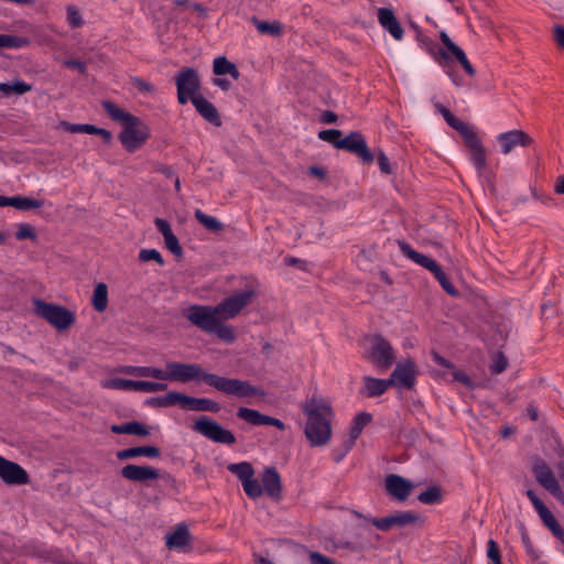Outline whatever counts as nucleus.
<instances>
[{
    "mask_svg": "<svg viewBox=\"0 0 564 564\" xmlns=\"http://www.w3.org/2000/svg\"><path fill=\"white\" fill-rule=\"evenodd\" d=\"M183 393L176 391H170L164 395L151 398L148 403L159 408H167L175 404H180L182 408Z\"/></svg>",
    "mask_w": 564,
    "mask_h": 564,
    "instance_id": "33",
    "label": "nucleus"
},
{
    "mask_svg": "<svg viewBox=\"0 0 564 564\" xmlns=\"http://www.w3.org/2000/svg\"><path fill=\"white\" fill-rule=\"evenodd\" d=\"M371 420L372 415L367 412H360L354 417L350 429L351 443L360 436L362 430L371 422Z\"/></svg>",
    "mask_w": 564,
    "mask_h": 564,
    "instance_id": "35",
    "label": "nucleus"
},
{
    "mask_svg": "<svg viewBox=\"0 0 564 564\" xmlns=\"http://www.w3.org/2000/svg\"><path fill=\"white\" fill-rule=\"evenodd\" d=\"M498 142L501 145L503 154H509L516 147H529L532 144V138L522 130H511L508 132L500 133L498 135Z\"/></svg>",
    "mask_w": 564,
    "mask_h": 564,
    "instance_id": "22",
    "label": "nucleus"
},
{
    "mask_svg": "<svg viewBox=\"0 0 564 564\" xmlns=\"http://www.w3.org/2000/svg\"><path fill=\"white\" fill-rule=\"evenodd\" d=\"M306 416L304 434L312 446H324L332 437L333 408L324 397L313 394L301 403Z\"/></svg>",
    "mask_w": 564,
    "mask_h": 564,
    "instance_id": "2",
    "label": "nucleus"
},
{
    "mask_svg": "<svg viewBox=\"0 0 564 564\" xmlns=\"http://www.w3.org/2000/svg\"><path fill=\"white\" fill-rule=\"evenodd\" d=\"M242 488H243V491L245 494L251 498V499H257L259 497H261V495L263 494V489H262V486L260 485V482L254 478V476H251V478H249L248 480H246L243 484H242Z\"/></svg>",
    "mask_w": 564,
    "mask_h": 564,
    "instance_id": "45",
    "label": "nucleus"
},
{
    "mask_svg": "<svg viewBox=\"0 0 564 564\" xmlns=\"http://www.w3.org/2000/svg\"><path fill=\"white\" fill-rule=\"evenodd\" d=\"M318 138L333 144L336 149H339V142L343 139V132L337 129H326L318 132Z\"/></svg>",
    "mask_w": 564,
    "mask_h": 564,
    "instance_id": "46",
    "label": "nucleus"
},
{
    "mask_svg": "<svg viewBox=\"0 0 564 564\" xmlns=\"http://www.w3.org/2000/svg\"><path fill=\"white\" fill-rule=\"evenodd\" d=\"M108 305V288L105 283H98L95 286L93 294V306L94 308L101 313L107 308Z\"/></svg>",
    "mask_w": 564,
    "mask_h": 564,
    "instance_id": "34",
    "label": "nucleus"
},
{
    "mask_svg": "<svg viewBox=\"0 0 564 564\" xmlns=\"http://www.w3.org/2000/svg\"><path fill=\"white\" fill-rule=\"evenodd\" d=\"M165 367L169 381L182 383L189 381L205 382L221 393L239 399L251 397L264 398L267 395L265 391L259 386H252L249 381L208 372L198 364L169 361Z\"/></svg>",
    "mask_w": 564,
    "mask_h": 564,
    "instance_id": "1",
    "label": "nucleus"
},
{
    "mask_svg": "<svg viewBox=\"0 0 564 564\" xmlns=\"http://www.w3.org/2000/svg\"><path fill=\"white\" fill-rule=\"evenodd\" d=\"M433 359L434 361L444 368L453 369L454 365L448 359L444 358L443 356L438 355L437 352H433Z\"/></svg>",
    "mask_w": 564,
    "mask_h": 564,
    "instance_id": "61",
    "label": "nucleus"
},
{
    "mask_svg": "<svg viewBox=\"0 0 564 564\" xmlns=\"http://www.w3.org/2000/svg\"><path fill=\"white\" fill-rule=\"evenodd\" d=\"M522 543H523V546H524V550L527 552V554L535 560L539 557L538 555V552L535 551L534 546H533V543L531 541V539L529 538V535L527 533H523L522 534Z\"/></svg>",
    "mask_w": 564,
    "mask_h": 564,
    "instance_id": "56",
    "label": "nucleus"
},
{
    "mask_svg": "<svg viewBox=\"0 0 564 564\" xmlns=\"http://www.w3.org/2000/svg\"><path fill=\"white\" fill-rule=\"evenodd\" d=\"M61 126L65 131H68L70 133H83L84 129L83 123H69L67 121H63Z\"/></svg>",
    "mask_w": 564,
    "mask_h": 564,
    "instance_id": "58",
    "label": "nucleus"
},
{
    "mask_svg": "<svg viewBox=\"0 0 564 564\" xmlns=\"http://www.w3.org/2000/svg\"><path fill=\"white\" fill-rule=\"evenodd\" d=\"M67 22L72 28H80L84 24L82 14L75 6H67Z\"/></svg>",
    "mask_w": 564,
    "mask_h": 564,
    "instance_id": "48",
    "label": "nucleus"
},
{
    "mask_svg": "<svg viewBox=\"0 0 564 564\" xmlns=\"http://www.w3.org/2000/svg\"><path fill=\"white\" fill-rule=\"evenodd\" d=\"M108 388L118 389V390H134L142 392H156L164 391L167 388L166 383L162 382H152V381H135L129 379H113L109 383L106 384Z\"/></svg>",
    "mask_w": 564,
    "mask_h": 564,
    "instance_id": "19",
    "label": "nucleus"
},
{
    "mask_svg": "<svg viewBox=\"0 0 564 564\" xmlns=\"http://www.w3.org/2000/svg\"><path fill=\"white\" fill-rule=\"evenodd\" d=\"M224 319H219L209 334H215L219 339L226 343H234L236 339L235 329L230 325H225Z\"/></svg>",
    "mask_w": 564,
    "mask_h": 564,
    "instance_id": "41",
    "label": "nucleus"
},
{
    "mask_svg": "<svg viewBox=\"0 0 564 564\" xmlns=\"http://www.w3.org/2000/svg\"><path fill=\"white\" fill-rule=\"evenodd\" d=\"M377 162H378L379 169L382 173H384V174L392 173L390 161L383 151H379V153L377 155Z\"/></svg>",
    "mask_w": 564,
    "mask_h": 564,
    "instance_id": "53",
    "label": "nucleus"
},
{
    "mask_svg": "<svg viewBox=\"0 0 564 564\" xmlns=\"http://www.w3.org/2000/svg\"><path fill=\"white\" fill-rule=\"evenodd\" d=\"M192 104L195 107L196 111L209 123L214 124L215 127L221 126L220 116L218 113V110L216 107L207 100L202 95L192 98Z\"/></svg>",
    "mask_w": 564,
    "mask_h": 564,
    "instance_id": "28",
    "label": "nucleus"
},
{
    "mask_svg": "<svg viewBox=\"0 0 564 564\" xmlns=\"http://www.w3.org/2000/svg\"><path fill=\"white\" fill-rule=\"evenodd\" d=\"M237 416L254 426L271 425L280 431H284L286 427L281 420L262 414L259 411L249 408H239Z\"/></svg>",
    "mask_w": 564,
    "mask_h": 564,
    "instance_id": "20",
    "label": "nucleus"
},
{
    "mask_svg": "<svg viewBox=\"0 0 564 564\" xmlns=\"http://www.w3.org/2000/svg\"><path fill=\"white\" fill-rule=\"evenodd\" d=\"M339 150L356 154L365 163L373 162V154L367 145L364 135L359 131H352L339 142Z\"/></svg>",
    "mask_w": 564,
    "mask_h": 564,
    "instance_id": "15",
    "label": "nucleus"
},
{
    "mask_svg": "<svg viewBox=\"0 0 564 564\" xmlns=\"http://www.w3.org/2000/svg\"><path fill=\"white\" fill-rule=\"evenodd\" d=\"M464 142L470 152V159L471 162L474 163V166L479 173H481L487 165V158L485 148L480 139L477 137L475 132L474 134L468 135V138L464 140Z\"/></svg>",
    "mask_w": 564,
    "mask_h": 564,
    "instance_id": "24",
    "label": "nucleus"
},
{
    "mask_svg": "<svg viewBox=\"0 0 564 564\" xmlns=\"http://www.w3.org/2000/svg\"><path fill=\"white\" fill-rule=\"evenodd\" d=\"M362 388L360 393L367 398H376L382 395L390 387L392 381L388 379H378L371 376H365L362 378Z\"/></svg>",
    "mask_w": 564,
    "mask_h": 564,
    "instance_id": "27",
    "label": "nucleus"
},
{
    "mask_svg": "<svg viewBox=\"0 0 564 564\" xmlns=\"http://www.w3.org/2000/svg\"><path fill=\"white\" fill-rule=\"evenodd\" d=\"M252 22L257 30L262 34L280 35L282 31L280 22L270 23L268 21L258 20L257 18H253Z\"/></svg>",
    "mask_w": 564,
    "mask_h": 564,
    "instance_id": "43",
    "label": "nucleus"
},
{
    "mask_svg": "<svg viewBox=\"0 0 564 564\" xmlns=\"http://www.w3.org/2000/svg\"><path fill=\"white\" fill-rule=\"evenodd\" d=\"M446 123L455 129L464 140L468 138V135L474 134L475 131L464 121L452 115L447 120Z\"/></svg>",
    "mask_w": 564,
    "mask_h": 564,
    "instance_id": "44",
    "label": "nucleus"
},
{
    "mask_svg": "<svg viewBox=\"0 0 564 564\" xmlns=\"http://www.w3.org/2000/svg\"><path fill=\"white\" fill-rule=\"evenodd\" d=\"M369 343L370 346L367 350L368 359L381 370L389 369L395 361L391 344L380 335L371 336Z\"/></svg>",
    "mask_w": 564,
    "mask_h": 564,
    "instance_id": "8",
    "label": "nucleus"
},
{
    "mask_svg": "<svg viewBox=\"0 0 564 564\" xmlns=\"http://www.w3.org/2000/svg\"><path fill=\"white\" fill-rule=\"evenodd\" d=\"M310 562L311 564H336L332 558L318 552H312L310 554Z\"/></svg>",
    "mask_w": 564,
    "mask_h": 564,
    "instance_id": "57",
    "label": "nucleus"
},
{
    "mask_svg": "<svg viewBox=\"0 0 564 564\" xmlns=\"http://www.w3.org/2000/svg\"><path fill=\"white\" fill-rule=\"evenodd\" d=\"M213 72L216 76L230 75L235 80L240 76L237 66L225 56H218L214 59Z\"/></svg>",
    "mask_w": 564,
    "mask_h": 564,
    "instance_id": "32",
    "label": "nucleus"
},
{
    "mask_svg": "<svg viewBox=\"0 0 564 564\" xmlns=\"http://www.w3.org/2000/svg\"><path fill=\"white\" fill-rule=\"evenodd\" d=\"M33 304L34 313L58 330L67 329L75 322L74 313L62 305L47 303L41 299H35Z\"/></svg>",
    "mask_w": 564,
    "mask_h": 564,
    "instance_id": "6",
    "label": "nucleus"
},
{
    "mask_svg": "<svg viewBox=\"0 0 564 564\" xmlns=\"http://www.w3.org/2000/svg\"><path fill=\"white\" fill-rule=\"evenodd\" d=\"M165 247L176 257H181L183 254V249L180 245L178 238L172 234L164 238Z\"/></svg>",
    "mask_w": 564,
    "mask_h": 564,
    "instance_id": "51",
    "label": "nucleus"
},
{
    "mask_svg": "<svg viewBox=\"0 0 564 564\" xmlns=\"http://www.w3.org/2000/svg\"><path fill=\"white\" fill-rule=\"evenodd\" d=\"M30 90H32V86L22 80H15L13 83H0V91L4 96L23 95Z\"/></svg>",
    "mask_w": 564,
    "mask_h": 564,
    "instance_id": "38",
    "label": "nucleus"
},
{
    "mask_svg": "<svg viewBox=\"0 0 564 564\" xmlns=\"http://www.w3.org/2000/svg\"><path fill=\"white\" fill-rule=\"evenodd\" d=\"M487 556L492 562V564H502L499 546L492 539H490L487 543Z\"/></svg>",
    "mask_w": 564,
    "mask_h": 564,
    "instance_id": "50",
    "label": "nucleus"
},
{
    "mask_svg": "<svg viewBox=\"0 0 564 564\" xmlns=\"http://www.w3.org/2000/svg\"><path fill=\"white\" fill-rule=\"evenodd\" d=\"M262 489L272 499L279 500L282 494L281 477L274 467H267L262 473Z\"/></svg>",
    "mask_w": 564,
    "mask_h": 564,
    "instance_id": "23",
    "label": "nucleus"
},
{
    "mask_svg": "<svg viewBox=\"0 0 564 564\" xmlns=\"http://www.w3.org/2000/svg\"><path fill=\"white\" fill-rule=\"evenodd\" d=\"M367 520L371 524H373L378 530L389 531L393 527L403 528L405 525L415 524L422 521V517L414 511L408 510L398 511L394 514H390L384 518H370Z\"/></svg>",
    "mask_w": 564,
    "mask_h": 564,
    "instance_id": "13",
    "label": "nucleus"
},
{
    "mask_svg": "<svg viewBox=\"0 0 564 564\" xmlns=\"http://www.w3.org/2000/svg\"><path fill=\"white\" fill-rule=\"evenodd\" d=\"M401 253L414 263L423 267L433 273L434 278L440 282L441 286L451 295H456L458 291L452 284L442 267L432 258L415 251L406 241H397Z\"/></svg>",
    "mask_w": 564,
    "mask_h": 564,
    "instance_id": "5",
    "label": "nucleus"
},
{
    "mask_svg": "<svg viewBox=\"0 0 564 564\" xmlns=\"http://www.w3.org/2000/svg\"><path fill=\"white\" fill-rule=\"evenodd\" d=\"M378 21L380 25L393 36V39L397 41L402 40L403 29L391 9L380 8L378 10Z\"/></svg>",
    "mask_w": 564,
    "mask_h": 564,
    "instance_id": "25",
    "label": "nucleus"
},
{
    "mask_svg": "<svg viewBox=\"0 0 564 564\" xmlns=\"http://www.w3.org/2000/svg\"><path fill=\"white\" fill-rule=\"evenodd\" d=\"M337 120V115L333 111L326 110L321 116V121L324 123H334Z\"/></svg>",
    "mask_w": 564,
    "mask_h": 564,
    "instance_id": "64",
    "label": "nucleus"
},
{
    "mask_svg": "<svg viewBox=\"0 0 564 564\" xmlns=\"http://www.w3.org/2000/svg\"><path fill=\"white\" fill-rule=\"evenodd\" d=\"M30 44V40L25 36L0 33V48H22Z\"/></svg>",
    "mask_w": 564,
    "mask_h": 564,
    "instance_id": "40",
    "label": "nucleus"
},
{
    "mask_svg": "<svg viewBox=\"0 0 564 564\" xmlns=\"http://www.w3.org/2000/svg\"><path fill=\"white\" fill-rule=\"evenodd\" d=\"M44 202L31 197L12 196L10 197V206L19 210H30L41 208Z\"/></svg>",
    "mask_w": 564,
    "mask_h": 564,
    "instance_id": "37",
    "label": "nucleus"
},
{
    "mask_svg": "<svg viewBox=\"0 0 564 564\" xmlns=\"http://www.w3.org/2000/svg\"><path fill=\"white\" fill-rule=\"evenodd\" d=\"M101 107L113 121L123 126L118 138L127 152H135L149 139L150 130L140 118L124 111L110 100L101 101Z\"/></svg>",
    "mask_w": 564,
    "mask_h": 564,
    "instance_id": "3",
    "label": "nucleus"
},
{
    "mask_svg": "<svg viewBox=\"0 0 564 564\" xmlns=\"http://www.w3.org/2000/svg\"><path fill=\"white\" fill-rule=\"evenodd\" d=\"M420 502L424 505H435L442 501V490L437 486L429 487L417 496Z\"/></svg>",
    "mask_w": 564,
    "mask_h": 564,
    "instance_id": "42",
    "label": "nucleus"
},
{
    "mask_svg": "<svg viewBox=\"0 0 564 564\" xmlns=\"http://www.w3.org/2000/svg\"><path fill=\"white\" fill-rule=\"evenodd\" d=\"M15 238L18 240H24V239L35 240L36 232H35L34 227L26 223L20 224L18 231L15 232Z\"/></svg>",
    "mask_w": 564,
    "mask_h": 564,
    "instance_id": "49",
    "label": "nucleus"
},
{
    "mask_svg": "<svg viewBox=\"0 0 564 564\" xmlns=\"http://www.w3.org/2000/svg\"><path fill=\"white\" fill-rule=\"evenodd\" d=\"M177 88V100L181 105L187 104L192 98H196L200 88V79L195 68L186 67L181 69L175 77Z\"/></svg>",
    "mask_w": 564,
    "mask_h": 564,
    "instance_id": "9",
    "label": "nucleus"
},
{
    "mask_svg": "<svg viewBox=\"0 0 564 564\" xmlns=\"http://www.w3.org/2000/svg\"><path fill=\"white\" fill-rule=\"evenodd\" d=\"M554 39H555L557 45L560 47L564 48V26L563 25L554 26Z\"/></svg>",
    "mask_w": 564,
    "mask_h": 564,
    "instance_id": "59",
    "label": "nucleus"
},
{
    "mask_svg": "<svg viewBox=\"0 0 564 564\" xmlns=\"http://www.w3.org/2000/svg\"><path fill=\"white\" fill-rule=\"evenodd\" d=\"M123 372L134 377H150L151 367L144 366H127Z\"/></svg>",
    "mask_w": 564,
    "mask_h": 564,
    "instance_id": "52",
    "label": "nucleus"
},
{
    "mask_svg": "<svg viewBox=\"0 0 564 564\" xmlns=\"http://www.w3.org/2000/svg\"><path fill=\"white\" fill-rule=\"evenodd\" d=\"M186 318L205 333H210L220 318L216 305L194 304L187 308Z\"/></svg>",
    "mask_w": 564,
    "mask_h": 564,
    "instance_id": "10",
    "label": "nucleus"
},
{
    "mask_svg": "<svg viewBox=\"0 0 564 564\" xmlns=\"http://www.w3.org/2000/svg\"><path fill=\"white\" fill-rule=\"evenodd\" d=\"M192 429L214 443L230 446L237 442L236 436L231 431L224 429L218 422L207 416H200L195 420Z\"/></svg>",
    "mask_w": 564,
    "mask_h": 564,
    "instance_id": "7",
    "label": "nucleus"
},
{
    "mask_svg": "<svg viewBox=\"0 0 564 564\" xmlns=\"http://www.w3.org/2000/svg\"><path fill=\"white\" fill-rule=\"evenodd\" d=\"M308 173L310 175L318 177L319 180H324L326 177V171L321 166H310Z\"/></svg>",
    "mask_w": 564,
    "mask_h": 564,
    "instance_id": "62",
    "label": "nucleus"
},
{
    "mask_svg": "<svg viewBox=\"0 0 564 564\" xmlns=\"http://www.w3.org/2000/svg\"><path fill=\"white\" fill-rule=\"evenodd\" d=\"M0 478L7 485H26L30 481L29 474L22 466L2 457L1 455Z\"/></svg>",
    "mask_w": 564,
    "mask_h": 564,
    "instance_id": "17",
    "label": "nucleus"
},
{
    "mask_svg": "<svg viewBox=\"0 0 564 564\" xmlns=\"http://www.w3.org/2000/svg\"><path fill=\"white\" fill-rule=\"evenodd\" d=\"M150 377L154 378V379H158V380H167L169 381V376H167V369L166 368H165V370H162L160 368L151 367Z\"/></svg>",
    "mask_w": 564,
    "mask_h": 564,
    "instance_id": "60",
    "label": "nucleus"
},
{
    "mask_svg": "<svg viewBox=\"0 0 564 564\" xmlns=\"http://www.w3.org/2000/svg\"><path fill=\"white\" fill-rule=\"evenodd\" d=\"M228 470L232 473L241 482V485L251 478V476H254V469L252 465L248 462H241L237 464H229Z\"/></svg>",
    "mask_w": 564,
    "mask_h": 564,
    "instance_id": "36",
    "label": "nucleus"
},
{
    "mask_svg": "<svg viewBox=\"0 0 564 564\" xmlns=\"http://www.w3.org/2000/svg\"><path fill=\"white\" fill-rule=\"evenodd\" d=\"M441 42L443 43L444 47H441L437 50V52H432L434 55V59L437 62V64L446 69V73L452 77V80L455 85L459 86L460 84L457 82L456 77L453 75V73L449 70L451 63L455 59L457 61L466 74L470 77L475 76L476 69L468 61L465 52L456 45L448 34L444 31L440 33Z\"/></svg>",
    "mask_w": 564,
    "mask_h": 564,
    "instance_id": "4",
    "label": "nucleus"
},
{
    "mask_svg": "<svg viewBox=\"0 0 564 564\" xmlns=\"http://www.w3.org/2000/svg\"><path fill=\"white\" fill-rule=\"evenodd\" d=\"M284 261H285V263H286L288 265L297 267V268H300V269H302V270H304V269H305V264H306V263H305V261H304V260H301V259H299V258H294V257H286V258L284 259Z\"/></svg>",
    "mask_w": 564,
    "mask_h": 564,
    "instance_id": "63",
    "label": "nucleus"
},
{
    "mask_svg": "<svg viewBox=\"0 0 564 564\" xmlns=\"http://www.w3.org/2000/svg\"><path fill=\"white\" fill-rule=\"evenodd\" d=\"M111 432L115 434H129L137 436L150 435V429L141 422L130 421L119 425H112Z\"/></svg>",
    "mask_w": 564,
    "mask_h": 564,
    "instance_id": "31",
    "label": "nucleus"
},
{
    "mask_svg": "<svg viewBox=\"0 0 564 564\" xmlns=\"http://www.w3.org/2000/svg\"><path fill=\"white\" fill-rule=\"evenodd\" d=\"M182 409L197 412L217 413L221 406L218 402L207 398H195L183 394Z\"/></svg>",
    "mask_w": 564,
    "mask_h": 564,
    "instance_id": "26",
    "label": "nucleus"
},
{
    "mask_svg": "<svg viewBox=\"0 0 564 564\" xmlns=\"http://www.w3.org/2000/svg\"><path fill=\"white\" fill-rule=\"evenodd\" d=\"M121 476L130 481L147 482L160 477L159 470L152 466L128 464L120 470Z\"/></svg>",
    "mask_w": 564,
    "mask_h": 564,
    "instance_id": "21",
    "label": "nucleus"
},
{
    "mask_svg": "<svg viewBox=\"0 0 564 564\" xmlns=\"http://www.w3.org/2000/svg\"><path fill=\"white\" fill-rule=\"evenodd\" d=\"M194 216L200 225L213 232H219L224 228V225L216 217L206 215L200 209H196Z\"/></svg>",
    "mask_w": 564,
    "mask_h": 564,
    "instance_id": "39",
    "label": "nucleus"
},
{
    "mask_svg": "<svg viewBox=\"0 0 564 564\" xmlns=\"http://www.w3.org/2000/svg\"><path fill=\"white\" fill-rule=\"evenodd\" d=\"M139 260L142 262L155 261L159 265H164L165 261L156 249H141Z\"/></svg>",
    "mask_w": 564,
    "mask_h": 564,
    "instance_id": "47",
    "label": "nucleus"
},
{
    "mask_svg": "<svg viewBox=\"0 0 564 564\" xmlns=\"http://www.w3.org/2000/svg\"><path fill=\"white\" fill-rule=\"evenodd\" d=\"M254 295L256 293L253 290H246L225 297L216 305L220 318H235L252 301Z\"/></svg>",
    "mask_w": 564,
    "mask_h": 564,
    "instance_id": "11",
    "label": "nucleus"
},
{
    "mask_svg": "<svg viewBox=\"0 0 564 564\" xmlns=\"http://www.w3.org/2000/svg\"><path fill=\"white\" fill-rule=\"evenodd\" d=\"M384 488L387 494L397 501L403 502L411 495L413 484L397 474H389L384 479Z\"/></svg>",
    "mask_w": 564,
    "mask_h": 564,
    "instance_id": "18",
    "label": "nucleus"
},
{
    "mask_svg": "<svg viewBox=\"0 0 564 564\" xmlns=\"http://www.w3.org/2000/svg\"><path fill=\"white\" fill-rule=\"evenodd\" d=\"M507 366H508L507 358L502 354H499L497 356V358L495 359L494 365L491 366V371L494 373H501L506 370Z\"/></svg>",
    "mask_w": 564,
    "mask_h": 564,
    "instance_id": "54",
    "label": "nucleus"
},
{
    "mask_svg": "<svg viewBox=\"0 0 564 564\" xmlns=\"http://www.w3.org/2000/svg\"><path fill=\"white\" fill-rule=\"evenodd\" d=\"M191 534L185 524H178L174 532L165 536V544L169 549L183 550L189 544Z\"/></svg>",
    "mask_w": 564,
    "mask_h": 564,
    "instance_id": "30",
    "label": "nucleus"
},
{
    "mask_svg": "<svg viewBox=\"0 0 564 564\" xmlns=\"http://www.w3.org/2000/svg\"><path fill=\"white\" fill-rule=\"evenodd\" d=\"M416 376L417 368L415 362L412 359H405L397 364L389 380L392 381V387L395 386L400 389L411 390L415 386Z\"/></svg>",
    "mask_w": 564,
    "mask_h": 564,
    "instance_id": "14",
    "label": "nucleus"
},
{
    "mask_svg": "<svg viewBox=\"0 0 564 564\" xmlns=\"http://www.w3.org/2000/svg\"><path fill=\"white\" fill-rule=\"evenodd\" d=\"M161 455V451L156 446H137L121 449L117 453L119 460H126L135 458L139 456H145L149 458H158Z\"/></svg>",
    "mask_w": 564,
    "mask_h": 564,
    "instance_id": "29",
    "label": "nucleus"
},
{
    "mask_svg": "<svg viewBox=\"0 0 564 564\" xmlns=\"http://www.w3.org/2000/svg\"><path fill=\"white\" fill-rule=\"evenodd\" d=\"M527 497L533 505L534 510L539 514L542 523L552 532V534L561 541L564 545V529L560 525L553 513L544 505V502L536 496V494L529 489L527 490Z\"/></svg>",
    "mask_w": 564,
    "mask_h": 564,
    "instance_id": "12",
    "label": "nucleus"
},
{
    "mask_svg": "<svg viewBox=\"0 0 564 564\" xmlns=\"http://www.w3.org/2000/svg\"><path fill=\"white\" fill-rule=\"evenodd\" d=\"M536 481L556 498H562L563 492L553 470L544 460H538L532 468Z\"/></svg>",
    "mask_w": 564,
    "mask_h": 564,
    "instance_id": "16",
    "label": "nucleus"
},
{
    "mask_svg": "<svg viewBox=\"0 0 564 564\" xmlns=\"http://www.w3.org/2000/svg\"><path fill=\"white\" fill-rule=\"evenodd\" d=\"M156 229L162 234L163 238L173 234L171 225L167 220L162 218H155L154 220Z\"/></svg>",
    "mask_w": 564,
    "mask_h": 564,
    "instance_id": "55",
    "label": "nucleus"
}]
</instances>
